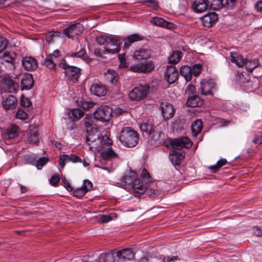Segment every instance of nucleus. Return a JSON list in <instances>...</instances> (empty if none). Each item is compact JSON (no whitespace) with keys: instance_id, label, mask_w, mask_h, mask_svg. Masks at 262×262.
Returning <instances> with one entry per match:
<instances>
[{"instance_id":"ea45409f","label":"nucleus","mask_w":262,"mask_h":262,"mask_svg":"<svg viewBox=\"0 0 262 262\" xmlns=\"http://www.w3.org/2000/svg\"><path fill=\"white\" fill-rule=\"evenodd\" d=\"M18 126L16 125H11L6 132V136L8 139H14L18 134Z\"/></svg>"},{"instance_id":"7c9ffc66","label":"nucleus","mask_w":262,"mask_h":262,"mask_svg":"<svg viewBox=\"0 0 262 262\" xmlns=\"http://www.w3.org/2000/svg\"><path fill=\"white\" fill-rule=\"evenodd\" d=\"M28 141L30 144H36L38 142V134L37 128H30L28 133Z\"/></svg>"},{"instance_id":"f3484780","label":"nucleus","mask_w":262,"mask_h":262,"mask_svg":"<svg viewBox=\"0 0 262 262\" xmlns=\"http://www.w3.org/2000/svg\"><path fill=\"white\" fill-rule=\"evenodd\" d=\"M136 178V174L135 172L130 171L123 176L120 180V182L117 183L120 186L125 187L133 184Z\"/></svg>"},{"instance_id":"a878e982","label":"nucleus","mask_w":262,"mask_h":262,"mask_svg":"<svg viewBox=\"0 0 262 262\" xmlns=\"http://www.w3.org/2000/svg\"><path fill=\"white\" fill-rule=\"evenodd\" d=\"M143 39V36L139 34H133L127 36L124 39V49H128L130 45L138 41L141 40Z\"/></svg>"},{"instance_id":"f704fd0d","label":"nucleus","mask_w":262,"mask_h":262,"mask_svg":"<svg viewBox=\"0 0 262 262\" xmlns=\"http://www.w3.org/2000/svg\"><path fill=\"white\" fill-rule=\"evenodd\" d=\"M69 115L73 121H76L84 115V112L79 108H73L70 110Z\"/></svg>"},{"instance_id":"ddd939ff","label":"nucleus","mask_w":262,"mask_h":262,"mask_svg":"<svg viewBox=\"0 0 262 262\" xmlns=\"http://www.w3.org/2000/svg\"><path fill=\"white\" fill-rule=\"evenodd\" d=\"M21 63L24 69L27 71H34L38 67L36 60L32 56L23 57L21 59Z\"/></svg>"},{"instance_id":"7ed1b4c3","label":"nucleus","mask_w":262,"mask_h":262,"mask_svg":"<svg viewBox=\"0 0 262 262\" xmlns=\"http://www.w3.org/2000/svg\"><path fill=\"white\" fill-rule=\"evenodd\" d=\"M113 109L108 105H101L94 113V118L102 122L108 121L112 117Z\"/></svg>"},{"instance_id":"2eb2a0df","label":"nucleus","mask_w":262,"mask_h":262,"mask_svg":"<svg viewBox=\"0 0 262 262\" xmlns=\"http://www.w3.org/2000/svg\"><path fill=\"white\" fill-rule=\"evenodd\" d=\"M93 187L92 183L88 180L83 181V185L73 190V194L75 196L80 198L84 195L86 192L90 190Z\"/></svg>"},{"instance_id":"13d9d810","label":"nucleus","mask_w":262,"mask_h":262,"mask_svg":"<svg viewBox=\"0 0 262 262\" xmlns=\"http://www.w3.org/2000/svg\"><path fill=\"white\" fill-rule=\"evenodd\" d=\"M8 42L6 38L0 36V53H1L7 46Z\"/></svg>"},{"instance_id":"1a4fd4ad","label":"nucleus","mask_w":262,"mask_h":262,"mask_svg":"<svg viewBox=\"0 0 262 262\" xmlns=\"http://www.w3.org/2000/svg\"><path fill=\"white\" fill-rule=\"evenodd\" d=\"M2 90L5 92L16 93L19 89V85L10 77L4 78L1 80Z\"/></svg>"},{"instance_id":"c9c22d12","label":"nucleus","mask_w":262,"mask_h":262,"mask_svg":"<svg viewBox=\"0 0 262 262\" xmlns=\"http://www.w3.org/2000/svg\"><path fill=\"white\" fill-rule=\"evenodd\" d=\"M182 53L180 51H176L173 52L168 57L169 63L172 64L177 63L182 58Z\"/></svg>"},{"instance_id":"3c124183","label":"nucleus","mask_w":262,"mask_h":262,"mask_svg":"<svg viewBox=\"0 0 262 262\" xmlns=\"http://www.w3.org/2000/svg\"><path fill=\"white\" fill-rule=\"evenodd\" d=\"M236 4V0H222L223 7L232 8Z\"/></svg>"},{"instance_id":"6e6d98bb","label":"nucleus","mask_w":262,"mask_h":262,"mask_svg":"<svg viewBox=\"0 0 262 262\" xmlns=\"http://www.w3.org/2000/svg\"><path fill=\"white\" fill-rule=\"evenodd\" d=\"M85 54H86V51L83 48H82V49H80L79 51L72 53L71 55V56L73 57H76L82 58V57H83Z\"/></svg>"},{"instance_id":"bf43d9fd","label":"nucleus","mask_w":262,"mask_h":262,"mask_svg":"<svg viewBox=\"0 0 262 262\" xmlns=\"http://www.w3.org/2000/svg\"><path fill=\"white\" fill-rule=\"evenodd\" d=\"M196 92V89L194 85L189 84L186 88L185 92L188 95L193 94Z\"/></svg>"},{"instance_id":"4468645a","label":"nucleus","mask_w":262,"mask_h":262,"mask_svg":"<svg viewBox=\"0 0 262 262\" xmlns=\"http://www.w3.org/2000/svg\"><path fill=\"white\" fill-rule=\"evenodd\" d=\"M164 77L169 84L174 83L178 78V73L176 67L173 66H167Z\"/></svg>"},{"instance_id":"f8f14e48","label":"nucleus","mask_w":262,"mask_h":262,"mask_svg":"<svg viewBox=\"0 0 262 262\" xmlns=\"http://www.w3.org/2000/svg\"><path fill=\"white\" fill-rule=\"evenodd\" d=\"M154 68L155 66L153 62L149 61L130 66L129 70L134 72L147 73L151 71Z\"/></svg>"},{"instance_id":"774afa93","label":"nucleus","mask_w":262,"mask_h":262,"mask_svg":"<svg viewBox=\"0 0 262 262\" xmlns=\"http://www.w3.org/2000/svg\"><path fill=\"white\" fill-rule=\"evenodd\" d=\"M208 168L211 170V172L215 173L220 169V167L217 163L214 165L210 166Z\"/></svg>"},{"instance_id":"c756f323","label":"nucleus","mask_w":262,"mask_h":262,"mask_svg":"<svg viewBox=\"0 0 262 262\" xmlns=\"http://www.w3.org/2000/svg\"><path fill=\"white\" fill-rule=\"evenodd\" d=\"M116 253L117 252L101 253L99 257L98 260L99 262H116Z\"/></svg>"},{"instance_id":"052dcab7","label":"nucleus","mask_w":262,"mask_h":262,"mask_svg":"<svg viewBox=\"0 0 262 262\" xmlns=\"http://www.w3.org/2000/svg\"><path fill=\"white\" fill-rule=\"evenodd\" d=\"M69 156L70 162L73 163L82 162V160L80 157L75 154H70Z\"/></svg>"},{"instance_id":"69168bd1","label":"nucleus","mask_w":262,"mask_h":262,"mask_svg":"<svg viewBox=\"0 0 262 262\" xmlns=\"http://www.w3.org/2000/svg\"><path fill=\"white\" fill-rule=\"evenodd\" d=\"M253 142L255 144H261L262 143V134L257 135L255 136Z\"/></svg>"},{"instance_id":"5701e85b","label":"nucleus","mask_w":262,"mask_h":262,"mask_svg":"<svg viewBox=\"0 0 262 262\" xmlns=\"http://www.w3.org/2000/svg\"><path fill=\"white\" fill-rule=\"evenodd\" d=\"M90 91L92 94L97 96H103L106 95L107 90L104 85L100 83H94L92 85Z\"/></svg>"},{"instance_id":"09e8293b","label":"nucleus","mask_w":262,"mask_h":262,"mask_svg":"<svg viewBox=\"0 0 262 262\" xmlns=\"http://www.w3.org/2000/svg\"><path fill=\"white\" fill-rule=\"evenodd\" d=\"M110 41L109 36H99L96 37V41L100 45H104L105 46L107 41Z\"/></svg>"},{"instance_id":"79ce46f5","label":"nucleus","mask_w":262,"mask_h":262,"mask_svg":"<svg viewBox=\"0 0 262 262\" xmlns=\"http://www.w3.org/2000/svg\"><path fill=\"white\" fill-rule=\"evenodd\" d=\"M42 64L50 70H55L56 67L55 61L53 58L47 57L42 62Z\"/></svg>"},{"instance_id":"338daca9","label":"nucleus","mask_w":262,"mask_h":262,"mask_svg":"<svg viewBox=\"0 0 262 262\" xmlns=\"http://www.w3.org/2000/svg\"><path fill=\"white\" fill-rule=\"evenodd\" d=\"M255 8L257 12L262 13V1H259L256 3Z\"/></svg>"},{"instance_id":"dca6fc26","label":"nucleus","mask_w":262,"mask_h":262,"mask_svg":"<svg viewBox=\"0 0 262 262\" xmlns=\"http://www.w3.org/2000/svg\"><path fill=\"white\" fill-rule=\"evenodd\" d=\"M134 253L129 249H125L117 252L116 257L119 262H124L126 260H130L134 258Z\"/></svg>"},{"instance_id":"9b49d317","label":"nucleus","mask_w":262,"mask_h":262,"mask_svg":"<svg viewBox=\"0 0 262 262\" xmlns=\"http://www.w3.org/2000/svg\"><path fill=\"white\" fill-rule=\"evenodd\" d=\"M148 186V183L144 181L142 179H138L135 180L132 186V191L134 194H143Z\"/></svg>"},{"instance_id":"4be33fe9","label":"nucleus","mask_w":262,"mask_h":262,"mask_svg":"<svg viewBox=\"0 0 262 262\" xmlns=\"http://www.w3.org/2000/svg\"><path fill=\"white\" fill-rule=\"evenodd\" d=\"M151 51L147 49L141 48L136 50L134 53V58L138 60H147L150 58Z\"/></svg>"},{"instance_id":"49530a36","label":"nucleus","mask_w":262,"mask_h":262,"mask_svg":"<svg viewBox=\"0 0 262 262\" xmlns=\"http://www.w3.org/2000/svg\"><path fill=\"white\" fill-rule=\"evenodd\" d=\"M95 103L92 101H80L78 103V106L85 111L93 107Z\"/></svg>"},{"instance_id":"393cba45","label":"nucleus","mask_w":262,"mask_h":262,"mask_svg":"<svg viewBox=\"0 0 262 262\" xmlns=\"http://www.w3.org/2000/svg\"><path fill=\"white\" fill-rule=\"evenodd\" d=\"M33 79L31 74H27L24 75L21 80V89L22 90H28L32 88L33 85Z\"/></svg>"},{"instance_id":"6e6552de","label":"nucleus","mask_w":262,"mask_h":262,"mask_svg":"<svg viewBox=\"0 0 262 262\" xmlns=\"http://www.w3.org/2000/svg\"><path fill=\"white\" fill-rule=\"evenodd\" d=\"M170 143L174 149H181L183 148H189L192 144L191 140L187 137L171 139Z\"/></svg>"},{"instance_id":"20e7f679","label":"nucleus","mask_w":262,"mask_h":262,"mask_svg":"<svg viewBox=\"0 0 262 262\" xmlns=\"http://www.w3.org/2000/svg\"><path fill=\"white\" fill-rule=\"evenodd\" d=\"M149 89V86L147 84L136 86L129 92V98L134 101L143 100L146 97Z\"/></svg>"},{"instance_id":"e2e57ef3","label":"nucleus","mask_w":262,"mask_h":262,"mask_svg":"<svg viewBox=\"0 0 262 262\" xmlns=\"http://www.w3.org/2000/svg\"><path fill=\"white\" fill-rule=\"evenodd\" d=\"M20 104L23 106L29 107L31 104V102L28 98L23 97L20 99Z\"/></svg>"},{"instance_id":"412c9836","label":"nucleus","mask_w":262,"mask_h":262,"mask_svg":"<svg viewBox=\"0 0 262 262\" xmlns=\"http://www.w3.org/2000/svg\"><path fill=\"white\" fill-rule=\"evenodd\" d=\"M217 15L215 12L207 14L201 18L202 25L206 27H211L217 21Z\"/></svg>"},{"instance_id":"9d476101","label":"nucleus","mask_w":262,"mask_h":262,"mask_svg":"<svg viewBox=\"0 0 262 262\" xmlns=\"http://www.w3.org/2000/svg\"><path fill=\"white\" fill-rule=\"evenodd\" d=\"M82 25L76 23L70 25L63 30V34L68 37L74 38L80 35L83 31Z\"/></svg>"},{"instance_id":"f257e3e1","label":"nucleus","mask_w":262,"mask_h":262,"mask_svg":"<svg viewBox=\"0 0 262 262\" xmlns=\"http://www.w3.org/2000/svg\"><path fill=\"white\" fill-rule=\"evenodd\" d=\"M86 131L88 133L86 138V143L88 145L90 150L94 151L100 152L104 145L110 139L107 136H102L100 138L99 133L97 132L92 120H86L84 122Z\"/></svg>"},{"instance_id":"72a5a7b5","label":"nucleus","mask_w":262,"mask_h":262,"mask_svg":"<svg viewBox=\"0 0 262 262\" xmlns=\"http://www.w3.org/2000/svg\"><path fill=\"white\" fill-rule=\"evenodd\" d=\"M141 131L147 136L151 135L153 131L152 124L151 122H143L140 125Z\"/></svg>"},{"instance_id":"b1692460","label":"nucleus","mask_w":262,"mask_h":262,"mask_svg":"<svg viewBox=\"0 0 262 262\" xmlns=\"http://www.w3.org/2000/svg\"><path fill=\"white\" fill-rule=\"evenodd\" d=\"M214 87L213 83L206 80H203L201 82L200 89L201 94L204 95H212V90Z\"/></svg>"},{"instance_id":"bb28decb","label":"nucleus","mask_w":262,"mask_h":262,"mask_svg":"<svg viewBox=\"0 0 262 262\" xmlns=\"http://www.w3.org/2000/svg\"><path fill=\"white\" fill-rule=\"evenodd\" d=\"M208 7L207 0H195L193 4L194 10L198 13L205 11Z\"/></svg>"},{"instance_id":"cd10ccee","label":"nucleus","mask_w":262,"mask_h":262,"mask_svg":"<svg viewBox=\"0 0 262 262\" xmlns=\"http://www.w3.org/2000/svg\"><path fill=\"white\" fill-rule=\"evenodd\" d=\"M230 59L239 67H243L246 61L243 56L236 52H231L230 53Z\"/></svg>"},{"instance_id":"0eeeda50","label":"nucleus","mask_w":262,"mask_h":262,"mask_svg":"<svg viewBox=\"0 0 262 262\" xmlns=\"http://www.w3.org/2000/svg\"><path fill=\"white\" fill-rule=\"evenodd\" d=\"M67 79L73 83H76L80 75V69L74 66H63Z\"/></svg>"},{"instance_id":"58836bf2","label":"nucleus","mask_w":262,"mask_h":262,"mask_svg":"<svg viewBox=\"0 0 262 262\" xmlns=\"http://www.w3.org/2000/svg\"><path fill=\"white\" fill-rule=\"evenodd\" d=\"M185 153L184 152H176L171 156V160L172 162L176 165H179L184 158Z\"/></svg>"},{"instance_id":"aec40b11","label":"nucleus","mask_w":262,"mask_h":262,"mask_svg":"<svg viewBox=\"0 0 262 262\" xmlns=\"http://www.w3.org/2000/svg\"><path fill=\"white\" fill-rule=\"evenodd\" d=\"M17 103V100L15 97L13 95H9L8 97L3 98L2 105L5 110H9L15 108Z\"/></svg>"},{"instance_id":"4c0bfd02","label":"nucleus","mask_w":262,"mask_h":262,"mask_svg":"<svg viewBox=\"0 0 262 262\" xmlns=\"http://www.w3.org/2000/svg\"><path fill=\"white\" fill-rule=\"evenodd\" d=\"M150 22L153 25L162 27H168V23L162 18L159 17H152Z\"/></svg>"},{"instance_id":"f03ea898","label":"nucleus","mask_w":262,"mask_h":262,"mask_svg":"<svg viewBox=\"0 0 262 262\" xmlns=\"http://www.w3.org/2000/svg\"><path fill=\"white\" fill-rule=\"evenodd\" d=\"M119 140L123 146L132 148L138 144L139 136L137 132L131 127H125L120 132Z\"/></svg>"},{"instance_id":"de8ad7c7","label":"nucleus","mask_w":262,"mask_h":262,"mask_svg":"<svg viewBox=\"0 0 262 262\" xmlns=\"http://www.w3.org/2000/svg\"><path fill=\"white\" fill-rule=\"evenodd\" d=\"M49 159L46 157H42L39 158L36 164V166L38 169H40L48 162Z\"/></svg>"},{"instance_id":"a211bd4d","label":"nucleus","mask_w":262,"mask_h":262,"mask_svg":"<svg viewBox=\"0 0 262 262\" xmlns=\"http://www.w3.org/2000/svg\"><path fill=\"white\" fill-rule=\"evenodd\" d=\"M160 107L164 118L168 119L174 115V108L172 104L168 102H161Z\"/></svg>"},{"instance_id":"603ef678","label":"nucleus","mask_w":262,"mask_h":262,"mask_svg":"<svg viewBox=\"0 0 262 262\" xmlns=\"http://www.w3.org/2000/svg\"><path fill=\"white\" fill-rule=\"evenodd\" d=\"M27 113L25 111L21 109H19L16 113V117L17 119H19L21 120H25L27 118Z\"/></svg>"},{"instance_id":"39448f33","label":"nucleus","mask_w":262,"mask_h":262,"mask_svg":"<svg viewBox=\"0 0 262 262\" xmlns=\"http://www.w3.org/2000/svg\"><path fill=\"white\" fill-rule=\"evenodd\" d=\"M112 141L109 139L105 143H103V147L101 152V156L104 160H107V162H111L112 160L119 159V154L116 152L112 148Z\"/></svg>"},{"instance_id":"c85d7f7f","label":"nucleus","mask_w":262,"mask_h":262,"mask_svg":"<svg viewBox=\"0 0 262 262\" xmlns=\"http://www.w3.org/2000/svg\"><path fill=\"white\" fill-rule=\"evenodd\" d=\"M203 103V101L196 95L189 97L186 102L187 106L191 107L201 106Z\"/></svg>"},{"instance_id":"473e14b6","label":"nucleus","mask_w":262,"mask_h":262,"mask_svg":"<svg viewBox=\"0 0 262 262\" xmlns=\"http://www.w3.org/2000/svg\"><path fill=\"white\" fill-rule=\"evenodd\" d=\"M202 122L200 120H196L194 121L191 125V131L192 136H196L201 132L202 129Z\"/></svg>"},{"instance_id":"37998d69","label":"nucleus","mask_w":262,"mask_h":262,"mask_svg":"<svg viewBox=\"0 0 262 262\" xmlns=\"http://www.w3.org/2000/svg\"><path fill=\"white\" fill-rule=\"evenodd\" d=\"M117 217L116 213L112 212L108 214L101 215L100 217V221L102 223H107L111 220L116 219Z\"/></svg>"},{"instance_id":"864d4df0","label":"nucleus","mask_w":262,"mask_h":262,"mask_svg":"<svg viewBox=\"0 0 262 262\" xmlns=\"http://www.w3.org/2000/svg\"><path fill=\"white\" fill-rule=\"evenodd\" d=\"M138 179H142V180L144 181H146L147 183H149L150 180V176L147 171V170L145 168H143L142 169V172H141V177L139 178Z\"/></svg>"},{"instance_id":"423d86ee","label":"nucleus","mask_w":262,"mask_h":262,"mask_svg":"<svg viewBox=\"0 0 262 262\" xmlns=\"http://www.w3.org/2000/svg\"><path fill=\"white\" fill-rule=\"evenodd\" d=\"M109 39L111 40L106 43L103 53H118L120 50L121 38L119 36H109Z\"/></svg>"},{"instance_id":"6ab92c4d","label":"nucleus","mask_w":262,"mask_h":262,"mask_svg":"<svg viewBox=\"0 0 262 262\" xmlns=\"http://www.w3.org/2000/svg\"><path fill=\"white\" fill-rule=\"evenodd\" d=\"M16 55L12 52H4L0 57V62L3 64L8 63L11 68H14Z\"/></svg>"},{"instance_id":"4d7b16f0","label":"nucleus","mask_w":262,"mask_h":262,"mask_svg":"<svg viewBox=\"0 0 262 262\" xmlns=\"http://www.w3.org/2000/svg\"><path fill=\"white\" fill-rule=\"evenodd\" d=\"M118 58L120 62L121 67H122V68H126L127 67V64L126 62L124 54H119Z\"/></svg>"},{"instance_id":"2f4dec72","label":"nucleus","mask_w":262,"mask_h":262,"mask_svg":"<svg viewBox=\"0 0 262 262\" xmlns=\"http://www.w3.org/2000/svg\"><path fill=\"white\" fill-rule=\"evenodd\" d=\"M180 73L184 77L187 81H189L192 78V70L190 67L188 66H182L180 70Z\"/></svg>"},{"instance_id":"e433bc0d","label":"nucleus","mask_w":262,"mask_h":262,"mask_svg":"<svg viewBox=\"0 0 262 262\" xmlns=\"http://www.w3.org/2000/svg\"><path fill=\"white\" fill-rule=\"evenodd\" d=\"M259 64V61L256 59L253 60L246 59L244 65L248 71L252 72L254 69L258 67Z\"/></svg>"},{"instance_id":"a19ab883","label":"nucleus","mask_w":262,"mask_h":262,"mask_svg":"<svg viewBox=\"0 0 262 262\" xmlns=\"http://www.w3.org/2000/svg\"><path fill=\"white\" fill-rule=\"evenodd\" d=\"M210 9L217 10L223 7L222 0H207Z\"/></svg>"},{"instance_id":"c03bdc74","label":"nucleus","mask_w":262,"mask_h":262,"mask_svg":"<svg viewBox=\"0 0 262 262\" xmlns=\"http://www.w3.org/2000/svg\"><path fill=\"white\" fill-rule=\"evenodd\" d=\"M142 4L143 6L154 10H157L159 8L158 3L155 0H144L143 1Z\"/></svg>"},{"instance_id":"0e129e2a","label":"nucleus","mask_w":262,"mask_h":262,"mask_svg":"<svg viewBox=\"0 0 262 262\" xmlns=\"http://www.w3.org/2000/svg\"><path fill=\"white\" fill-rule=\"evenodd\" d=\"M179 258L178 256H172L171 257L167 256L163 258L164 262H174L176 260H179Z\"/></svg>"},{"instance_id":"8fccbe9b","label":"nucleus","mask_w":262,"mask_h":262,"mask_svg":"<svg viewBox=\"0 0 262 262\" xmlns=\"http://www.w3.org/2000/svg\"><path fill=\"white\" fill-rule=\"evenodd\" d=\"M202 64H195L191 68L192 74L194 76H198L201 73L202 70Z\"/></svg>"},{"instance_id":"680f3d73","label":"nucleus","mask_w":262,"mask_h":262,"mask_svg":"<svg viewBox=\"0 0 262 262\" xmlns=\"http://www.w3.org/2000/svg\"><path fill=\"white\" fill-rule=\"evenodd\" d=\"M61 181L64 184V187L69 191H71L73 190V188L69 183L68 180L64 177L61 178Z\"/></svg>"},{"instance_id":"a18cd8bd","label":"nucleus","mask_w":262,"mask_h":262,"mask_svg":"<svg viewBox=\"0 0 262 262\" xmlns=\"http://www.w3.org/2000/svg\"><path fill=\"white\" fill-rule=\"evenodd\" d=\"M59 164L61 168L63 169L67 163L70 162L69 155L62 154L59 156Z\"/></svg>"},{"instance_id":"5fc2aeb1","label":"nucleus","mask_w":262,"mask_h":262,"mask_svg":"<svg viewBox=\"0 0 262 262\" xmlns=\"http://www.w3.org/2000/svg\"><path fill=\"white\" fill-rule=\"evenodd\" d=\"M60 181V178L58 174L53 175L51 177L50 183L53 186H57Z\"/></svg>"}]
</instances>
